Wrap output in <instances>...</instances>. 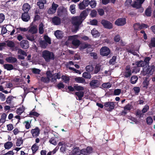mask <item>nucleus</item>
<instances>
[{
	"label": "nucleus",
	"mask_w": 155,
	"mask_h": 155,
	"mask_svg": "<svg viewBox=\"0 0 155 155\" xmlns=\"http://www.w3.org/2000/svg\"><path fill=\"white\" fill-rule=\"evenodd\" d=\"M87 15L86 11L84 10L81 13L80 16H76L72 18V30L73 32H76L77 31L78 29L79 26L82 22V19H84Z\"/></svg>",
	"instance_id": "1"
},
{
	"label": "nucleus",
	"mask_w": 155,
	"mask_h": 155,
	"mask_svg": "<svg viewBox=\"0 0 155 155\" xmlns=\"http://www.w3.org/2000/svg\"><path fill=\"white\" fill-rule=\"evenodd\" d=\"M42 57L47 62L54 60L55 57L54 54L52 52L46 50L42 52Z\"/></svg>",
	"instance_id": "2"
},
{
	"label": "nucleus",
	"mask_w": 155,
	"mask_h": 155,
	"mask_svg": "<svg viewBox=\"0 0 155 155\" xmlns=\"http://www.w3.org/2000/svg\"><path fill=\"white\" fill-rule=\"evenodd\" d=\"M78 35H74L68 37L69 40H72V44L76 47H78L80 45V42L77 39Z\"/></svg>",
	"instance_id": "3"
},
{
	"label": "nucleus",
	"mask_w": 155,
	"mask_h": 155,
	"mask_svg": "<svg viewBox=\"0 0 155 155\" xmlns=\"http://www.w3.org/2000/svg\"><path fill=\"white\" fill-rule=\"evenodd\" d=\"M134 4L133 5L134 7L136 8H139L140 12H142L143 11V9L141 8V5L144 2V0H136Z\"/></svg>",
	"instance_id": "4"
},
{
	"label": "nucleus",
	"mask_w": 155,
	"mask_h": 155,
	"mask_svg": "<svg viewBox=\"0 0 155 155\" xmlns=\"http://www.w3.org/2000/svg\"><path fill=\"white\" fill-rule=\"evenodd\" d=\"M58 7V5L53 2L52 4L51 7L50 8L48 11V12L49 14H53L55 12L57 8Z\"/></svg>",
	"instance_id": "5"
},
{
	"label": "nucleus",
	"mask_w": 155,
	"mask_h": 155,
	"mask_svg": "<svg viewBox=\"0 0 155 155\" xmlns=\"http://www.w3.org/2000/svg\"><path fill=\"white\" fill-rule=\"evenodd\" d=\"M122 74L125 77L128 78L131 75L132 72L130 69L129 66L127 65L126 66L125 70L122 72Z\"/></svg>",
	"instance_id": "6"
},
{
	"label": "nucleus",
	"mask_w": 155,
	"mask_h": 155,
	"mask_svg": "<svg viewBox=\"0 0 155 155\" xmlns=\"http://www.w3.org/2000/svg\"><path fill=\"white\" fill-rule=\"evenodd\" d=\"M100 52L101 55L103 56H106L110 54V50L107 47L104 46L101 49Z\"/></svg>",
	"instance_id": "7"
},
{
	"label": "nucleus",
	"mask_w": 155,
	"mask_h": 155,
	"mask_svg": "<svg viewBox=\"0 0 155 155\" xmlns=\"http://www.w3.org/2000/svg\"><path fill=\"white\" fill-rule=\"evenodd\" d=\"M93 149L92 147H88L86 149H84L81 150V154L84 155H88L92 152Z\"/></svg>",
	"instance_id": "8"
},
{
	"label": "nucleus",
	"mask_w": 155,
	"mask_h": 155,
	"mask_svg": "<svg viewBox=\"0 0 155 155\" xmlns=\"http://www.w3.org/2000/svg\"><path fill=\"white\" fill-rule=\"evenodd\" d=\"M101 23L106 28L111 29L113 27L112 23L108 21L103 20L101 21Z\"/></svg>",
	"instance_id": "9"
},
{
	"label": "nucleus",
	"mask_w": 155,
	"mask_h": 155,
	"mask_svg": "<svg viewBox=\"0 0 155 155\" xmlns=\"http://www.w3.org/2000/svg\"><path fill=\"white\" fill-rule=\"evenodd\" d=\"M126 23V20L124 18H119L115 22V24L118 26H123Z\"/></svg>",
	"instance_id": "10"
},
{
	"label": "nucleus",
	"mask_w": 155,
	"mask_h": 155,
	"mask_svg": "<svg viewBox=\"0 0 155 155\" xmlns=\"http://www.w3.org/2000/svg\"><path fill=\"white\" fill-rule=\"evenodd\" d=\"M90 85L93 88L98 87L100 85L99 81L97 80H92L90 83Z\"/></svg>",
	"instance_id": "11"
},
{
	"label": "nucleus",
	"mask_w": 155,
	"mask_h": 155,
	"mask_svg": "<svg viewBox=\"0 0 155 155\" xmlns=\"http://www.w3.org/2000/svg\"><path fill=\"white\" fill-rule=\"evenodd\" d=\"M31 132L34 137H36L38 136L40 133V130L38 127H36L35 128L32 129Z\"/></svg>",
	"instance_id": "12"
},
{
	"label": "nucleus",
	"mask_w": 155,
	"mask_h": 155,
	"mask_svg": "<svg viewBox=\"0 0 155 155\" xmlns=\"http://www.w3.org/2000/svg\"><path fill=\"white\" fill-rule=\"evenodd\" d=\"M104 106L106 107L109 108L107 109V110L110 111L114 108V104L113 102H107L104 103Z\"/></svg>",
	"instance_id": "13"
},
{
	"label": "nucleus",
	"mask_w": 155,
	"mask_h": 155,
	"mask_svg": "<svg viewBox=\"0 0 155 155\" xmlns=\"http://www.w3.org/2000/svg\"><path fill=\"white\" fill-rule=\"evenodd\" d=\"M20 46L23 49L28 48L29 47L28 41L25 40H22L20 42Z\"/></svg>",
	"instance_id": "14"
},
{
	"label": "nucleus",
	"mask_w": 155,
	"mask_h": 155,
	"mask_svg": "<svg viewBox=\"0 0 155 155\" xmlns=\"http://www.w3.org/2000/svg\"><path fill=\"white\" fill-rule=\"evenodd\" d=\"M52 22L55 25H59L61 23L60 18L57 16H55L52 18Z\"/></svg>",
	"instance_id": "15"
},
{
	"label": "nucleus",
	"mask_w": 155,
	"mask_h": 155,
	"mask_svg": "<svg viewBox=\"0 0 155 155\" xmlns=\"http://www.w3.org/2000/svg\"><path fill=\"white\" fill-rule=\"evenodd\" d=\"M21 18L22 20L24 21H28L30 19V16L28 12H24L22 13Z\"/></svg>",
	"instance_id": "16"
},
{
	"label": "nucleus",
	"mask_w": 155,
	"mask_h": 155,
	"mask_svg": "<svg viewBox=\"0 0 155 155\" xmlns=\"http://www.w3.org/2000/svg\"><path fill=\"white\" fill-rule=\"evenodd\" d=\"M81 153V151L78 148H74L72 152L69 155H80Z\"/></svg>",
	"instance_id": "17"
},
{
	"label": "nucleus",
	"mask_w": 155,
	"mask_h": 155,
	"mask_svg": "<svg viewBox=\"0 0 155 155\" xmlns=\"http://www.w3.org/2000/svg\"><path fill=\"white\" fill-rule=\"evenodd\" d=\"M148 46L150 48L155 47V37H151L149 42Z\"/></svg>",
	"instance_id": "18"
},
{
	"label": "nucleus",
	"mask_w": 155,
	"mask_h": 155,
	"mask_svg": "<svg viewBox=\"0 0 155 155\" xmlns=\"http://www.w3.org/2000/svg\"><path fill=\"white\" fill-rule=\"evenodd\" d=\"M31 8L30 5L28 3H24L22 6V10L24 12H28Z\"/></svg>",
	"instance_id": "19"
},
{
	"label": "nucleus",
	"mask_w": 155,
	"mask_h": 155,
	"mask_svg": "<svg viewBox=\"0 0 155 155\" xmlns=\"http://www.w3.org/2000/svg\"><path fill=\"white\" fill-rule=\"evenodd\" d=\"M67 11L66 10L63 9L61 8L58 9L57 11V15L58 16H61L64 15L66 13Z\"/></svg>",
	"instance_id": "20"
},
{
	"label": "nucleus",
	"mask_w": 155,
	"mask_h": 155,
	"mask_svg": "<svg viewBox=\"0 0 155 155\" xmlns=\"http://www.w3.org/2000/svg\"><path fill=\"white\" fill-rule=\"evenodd\" d=\"M74 80L77 83H81L85 84L86 83L85 79L82 77H77L75 78Z\"/></svg>",
	"instance_id": "21"
},
{
	"label": "nucleus",
	"mask_w": 155,
	"mask_h": 155,
	"mask_svg": "<svg viewBox=\"0 0 155 155\" xmlns=\"http://www.w3.org/2000/svg\"><path fill=\"white\" fill-rule=\"evenodd\" d=\"M84 93L82 91H78L75 93V94L78 97V100H81L82 98L83 97Z\"/></svg>",
	"instance_id": "22"
},
{
	"label": "nucleus",
	"mask_w": 155,
	"mask_h": 155,
	"mask_svg": "<svg viewBox=\"0 0 155 155\" xmlns=\"http://www.w3.org/2000/svg\"><path fill=\"white\" fill-rule=\"evenodd\" d=\"M28 32L32 34H35L37 32V29L36 26H34L28 28Z\"/></svg>",
	"instance_id": "23"
},
{
	"label": "nucleus",
	"mask_w": 155,
	"mask_h": 155,
	"mask_svg": "<svg viewBox=\"0 0 155 155\" xmlns=\"http://www.w3.org/2000/svg\"><path fill=\"white\" fill-rule=\"evenodd\" d=\"M6 61L8 63H13L17 61V60L15 57H10L6 58Z\"/></svg>",
	"instance_id": "24"
},
{
	"label": "nucleus",
	"mask_w": 155,
	"mask_h": 155,
	"mask_svg": "<svg viewBox=\"0 0 155 155\" xmlns=\"http://www.w3.org/2000/svg\"><path fill=\"white\" fill-rule=\"evenodd\" d=\"M61 78V75L60 73L55 74H54V77L51 79V81L52 82L56 81L57 79H59Z\"/></svg>",
	"instance_id": "25"
},
{
	"label": "nucleus",
	"mask_w": 155,
	"mask_h": 155,
	"mask_svg": "<svg viewBox=\"0 0 155 155\" xmlns=\"http://www.w3.org/2000/svg\"><path fill=\"white\" fill-rule=\"evenodd\" d=\"M54 35L58 38H61L63 36L62 32L59 30H57L54 32Z\"/></svg>",
	"instance_id": "26"
},
{
	"label": "nucleus",
	"mask_w": 155,
	"mask_h": 155,
	"mask_svg": "<svg viewBox=\"0 0 155 155\" xmlns=\"http://www.w3.org/2000/svg\"><path fill=\"white\" fill-rule=\"evenodd\" d=\"M101 65L99 64H97L94 69V74H97L100 71Z\"/></svg>",
	"instance_id": "27"
},
{
	"label": "nucleus",
	"mask_w": 155,
	"mask_h": 155,
	"mask_svg": "<svg viewBox=\"0 0 155 155\" xmlns=\"http://www.w3.org/2000/svg\"><path fill=\"white\" fill-rule=\"evenodd\" d=\"M4 68L8 71H10L14 68L13 66L11 64H5L3 65Z\"/></svg>",
	"instance_id": "28"
},
{
	"label": "nucleus",
	"mask_w": 155,
	"mask_h": 155,
	"mask_svg": "<svg viewBox=\"0 0 155 155\" xmlns=\"http://www.w3.org/2000/svg\"><path fill=\"white\" fill-rule=\"evenodd\" d=\"M13 145L12 142L8 141L6 142L4 144V147L6 149H10Z\"/></svg>",
	"instance_id": "29"
},
{
	"label": "nucleus",
	"mask_w": 155,
	"mask_h": 155,
	"mask_svg": "<svg viewBox=\"0 0 155 155\" xmlns=\"http://www.w3.org/2000/svg\"><path fill=\"white\" fill-rule=\"evenodd\" d=\"M82 76L85 78L88 79H90L91 77V74L88 72H84L82 74Z\"/></svg>",
	"instance_id": "30"
},
{
	"label": "nucleus",
	"mask_w": 155,
	"mask_h": 155,
	"mask_svg": "<svg viewBox=\"0 0 155 155\" xmlns=\"http://www.w3.org/2000/svg\"><path fill=\"white\" fill-rule=\"evenodd\" d=\"M40 44L41 48H45L48 46V44L44 40H41L40 41Z\"/></svg>",
	"instance_id": "31"
},
{
	"label": "nucleus",
	"mask_w": 155,
	"mask_h": 155,
	"mask_svg": "<svg viewBox=\"0 0 155 155\" xmlns=\"http://www.w3.org/2000/svg\"><path fill=\"white\" fill-rule=\"evenodd\" d=\"M91 33L94 37H96L99 36V34L95 29H93L91 31Z\"/></svg>",
	"instance_id": "32"
},
{
	"label": "nucleus",
	"mask_w": 155,
	"mask_h": 155,
	"mask_svg": "<svg viewBox=\"0 0 155 155\" xmlns=\"http://www.w3.org/2000/svg\"><path fill=\"white\" fill-rule=\"evenodd\" d=\"M154 68L155 67L154 65L149 66L148 68L149 74L151 75L154 71Z\"/></svg>",
	"instance_id": "33"
},
{
	"label": "nucleus",
	"mask_w": 155,
	"mask_h": 155,
	"mask_svg": "<svg viewBox=\"0 0 155 155\" xmlns=\"http://www.w3.org/2000/svg\"><path fill=\"white\" fill-rule=\"evenodd\" d=\"M31 149L33 153L34 154L38 150V147L37 144H35L32 146Z\"/></svg>",
	"instance_id": "34"
},
{
	"label": "nucleus",
	"mask_w": 155,
	"mask_h": 155,
	"mask_svg": "<svg viewBox=\"0 0 155 155\" xmlns=\"http://www.w3.org/2000/svg\"><path fill=\"white\" fill-rule=\"evenodd\" d=\"M94 69V68L92 65H88L86 67V71L88 72H92Z\"/></svg>",
	"instance_id": "35"
},
{
	"label": "nucleus",
	"mask_w": 155,
	"mask_h": 155,
	"mask_svg": "<svg viewBox=\"0 0 155 155\" xmlns=\"http://www.w3.org/2000/svg\"><path fill=\"white\" fill-rule=\"evenodd\" d=\"M74 87L76 90L78 91H82L84 90V87L77 85L74 86Z\"/></svg>",
	"instance_id": "36"
},
{
	"label": "nucleus",
	"mask_w": 155,
	"mask_h": 155,
	"mask_svg": "<svg viewBox=\"0 0 155 155\" xmlns=\"http://www.w3.org/2000/svg\"><path fill=\"white\" fill-rule=\"evenodd\" d=\"M138 78L136 76H132L130 79L131 83L132 84H135L138 80Z\"/></svg>",
	"instance_id": "37"
},
{
	"label": "nucleus",
	"mask_w": 155,
	"mask_h": 155,
	"mask_svg": "<svg viewBox=\"0 0 155 155\" xmlns=\"http://www.w3.org/2000/svg\"><path fill=\"white\" fill-rule=\"evenodd\" d=\"M75 6L76 5L74 4L71 5L70 6L69 10L72 14H74L75 13Z\"/></svg>",
	"instance_id": "38"
},
{
	"label": "nucleus",
	"mask_w": 155,
	"mask_h": 155,
	"mask_svg": "<svg viewBox=\"0 0 155 155\" xmlns=\"http://www.w3.org/2000/svg\"><path fill=\"white\" fill-rule=\"evenodd\" d=\"M148 72V68L145 67L143 68V70L141 72V74L145 76L147 74H149Z\"/></svg>",
	"instance_id": "39"
},
{
	"label": "nucleus",
	"mask_w": 155,
	"mask_h": 155,
	"mask_svg": "<svg viewBox=\"0 0 155 155\" xmlns=\"http://www.w3.org/2000/svg\"><path fill=\"white\" fill-rule=\"evenodd\" d=\"M31 121H25L23 123L25 125V128L27 129H29L31 127Z\"/></svg>",
	"instance_id": "40"
},
{
	"label": "nucleus",
	"mask_w": 155,
	"mask_h": 155,
	"mask_svg": "<svg viewBox=\"0 0 155 155\" xmlns=\"http://www.w3.org/2000/svg\"><path fill=\"white\" fill-rule=\"evenodd\" d=\"M25 108L23 106H22L21 107L18 108L16 110L17 113L18 114H21L24 111Z\"/></svg>",
	"instance_id": "41"
},
{
	"label": "nucleus",
	"mask_w": 155,
	"mask_h": 155,
	"mask_svg": "<svg viewBox=\"0 0 155 155\" xmlns=\"http://www.w3.org/2000/svg\"><path fill=\"white\" fill-rule=\"evenodd\" d=\"M39 33L40 34H42L44 33V30L43 28L44 25L42 23H40L39 26Z\"/></svg>",
	"instance_id": "42"
},
{
	"label": "nucleus",
	"mask_w": 155,
	"mask_h": 155,
	"mask_svg": "<svg viewBox=\"0 0 155 155\" xmlns=\"http://www.w3.org/2000/svg\"><path fill=\"white\" fill-rule=\"evenodd\" d=\"M41 80L44 83H48L50 81V80L47 77H43L41 78Z\"/></svg>",
	"instance_id": "43"
},
{
	"label": "nucleus",
	"mask_w": 155,
	"mask_h": 155,
	"mask_svg": "<svg viewBox=\"0 0 155 155\" xmlns=\"http://www.w3.org/2000/svg\"><path fill=\"white\" fill-rule=\"evenodd\" d=\"M151 10L150 8H148L146 10L145 13L146 15L147 16H151Z\"/></svg>",
	"instance_id": "44"
},
{
	"label": "nucleus",
	"mask_w": 155,
	"mask_h": 155,
	"mask_svg": "<svg viewBox=\"0 0 155 155\" xmlns=\"http://www.w3.org/2000/svg\"><path fill=\"white\" fill-rule=\"evenodd\" d=\"M89 4L92 8H94L96 6V2L94 0L91 1L90 2Z\"/></svg>",
	"instance_id": "45"
},
{
	"label": "nucleus",
	"mask_w": 155,
	"mask_h": 155,
	"mask_svg": "<svg viewBox=\"0 0 155 155\" xmlns=\"http://www.w3.org/2000/svg\"><path fill=\"white\" fill-rule=\"evenodd\" d=\"M18 54L21 55L25 56H26L27 55L26 53L21 49H18Z\"/></svg>",
	"instance_id": "46"
},
{
	"label": "nucleus",
	"mask_w": 155,
	"mask_h": 155,
	"mask_svg": "<svg viewBox=\"0 0 155 155\" xmlns=\"http://www.w3.org/2000/svg\"><path fill=\"white\" fill-rule=\"evenodd\" d=\"M149 106L147 104L146 105L142 110V113L143 114L146 113L149 110Z\"/></svg>",
	"instance_id": "47"
},
{
	"label": "nucleus",
	"mask_w": 155,
	"mask_h": 155,
	"mask_svg": "<svg viewBox=\"0 0 155 155\" xmlns=\"http://www.w3.org/2000/svg\"><path fill=\"white\" fill-rule=\"evenodd\" d=\"M153 121V119L151 117H148L146 119V122L147 124L149 125L151 124H152Z\"/></svg>",
	"instance_id": "48"
},
{
	"label": "nucleus",
	"mask_w": 155,
	"mask_h": 155,
	"mask_svg": "<svg viewBox=\"0 0 155 155\" xmlns=\"http://www.w3.org/2000/svg\"><path fill=\"white\" fill-rule=\"evenodd\" d=\"M78 7L79 9L81 10H83L85 8L87 7L86 5L84 4L82 2L78 4Z\"/></svg>",
	"instance_id": "49"
},
{
	"label": "nucleus",
	"mask_w": 155,
	"mask_h": 155,
	"mask_svg": "<svg viewBox=\"0 0 155 155\" xmlns=\"http://www.w3.org/2000/svg\"><path fill=\"white\" fill-rule=\"evenodd\" d=\"M45 41L47 42L49 44H51V39L47 35H45L44 36Z\"/></svg>",
	"instance_id": "50"
},
{
	"label": "nucleus",
	"mask_w": 155,
	"mask_h": 155,
	"mask_svg": "<svg viewBox=\"0 0 155 155\" xmlns=\"http://www.w3.org/2000/svg\"><path fill=\"white\" fill-rule=\"evenodd\" d=\"M7 45L10 47H13L15 45L14 43L12 41H8L7 42Z\"/></svg>",
	"instance_id": "51"
},
{
	"label": "nucleus",
	"mask_w": 155,
	"mask_h": 155,
	"mask_svg": "<svg viewBox=\"0 0 155 155\" xmlns=\"http://www.w3.org/2000/svg\"><path fill=\"white\" fill-rule=\"evenodd\" d=\"M136 65L138 67H143L145 65V63L143 61H140L137 63Z\"/></svg>",
	"instance_id": "52"
},
{
	"label": "nucleus",
	"mask_w": 155,
	"mask_h": 155,
	"mask_svg": "<svg viewBox=\"0 0 155 155\" xmlns=\"http://www.w3.org/2000/svg\"><path fill=\"white\" fill-rule=\"evenodd\" d=\"M132 108L131 105L128 104L126 105L124 107V110H130Z\"/></svg>",
	"instance_id": "53"
},
{
	"label": "nucleus",
	"mask_w": 155,
	"mask_h": 155,
	"mask_svg": "<svg viewBox=\"0 0 155 155\" xmlns=\"http://www.w3.org/2000/svg\"><path fill=\"white\" fill-rule=\"evenodd\" d=\"M121 92V90L119 89H115L114 91V94L115 95H119Z\"/></svg>",
	"instance_id": "54"
},
{
	"label": "nucleus",
	"mask_w": 155,
	"mask_h": 155,
	"mask_svg": "<svg viewBox=\"0 0 155 155\" xmlns=\"http://www.w3.org/2000/svg\"><path fill=\"white\" fill-rule=\"evenodd\" d=\"M102 86L104 88H109L111 86V85L109 83H104L102 84Z\"/></svg>",
	"instance_id": "55"
},
{
	"label": "nucleus",
	"mask_w": 155,
	"mask_h": 155,
	"mask_svg": "<svg viewBox=\"0 0 155 155\" xmlns=\"http://www.w3.org/2000/svg\"><path fill=\"white\" fill-rule=\"evenodd\" d=\"M134 27L135 30H138L141 29L140 25L138 23L135 24Z\"/></svg>",
	"instance_id": "56"
},
{
	"label": "nucleus",
	"mask_w": 155,
	"mask_h": 155,
	"mask_svg": "<svg viewBox=\"0 0 155 155\" xmlns=\"http://www.w3.org/2000/svg\"><path fill=\"white\" fill-rule=\"evenodd\" d=\"M46 74L47 77L50 80V78H52L53 76V75L51 72L50 71H48L46 72Z\"/></svg>",
	"instance_id": "57"
},
{
	"label": "nucleus",
	"mask_w": 155,
	"mask_h": 155,
	"mask_svg": "<svg viewBox=\"0 0 155 155\" xmlns=\"http://www.w3.org/2000/svg\"><path fill=\"white\" fill-rule=\"evenodd\" d=\"M17 29L18 30L22 32H26L28 30V28H25L21 27L18 28Z\"/></svg>",
	"instance_id": "58"
},
{
	"label": "nucleus",
	"mask_w": 155,
	"mask_h": 155,
	"mask_svg": "<svg viewBox=\"0 0 155 155\" xmlns=\"http://www.w3.org/2000/svg\"><path fill=\"white\" fill-rule=\"evenodd\" d=\"M14 97L12 96H8L6 99V102L8 104H10L11 103L12 99L14 98Z\"/></svg>",
	"instance_id": "59"
},
{
	"label": "nucleus",
	"mask_w": 155,
	"mask_h": 155,
	"mask_svg": "<svg viewBox=\"0 0 155 155\" xmlns=\"http://www.w3.org/2000/svg\"><path fill=\"white\" fill-rule=\"evenodd\" d=\"M133 90L135 93L136 95H138L140 91V88L139 87H135Z\"/></svg>",
	"instance_id": "60"
},
{
	"label": "nucleus",
	"mask_w": 155,
	"mask_h": 155,
	"mask_svg": "<svg viewBox=\"0 0 155 155\" xmlns=\"http://www.w3.org/2000/svg\"><path fill=\"white\" fill-rule=\"evenodd\" d=\"M49 142L54 145H56L57 144L56 141L53 138H51L49 140Z\"/></svg>",
	"instance_id": "61"
},
{
	"label": "nucleus",
	"mask_w": 155,
	"mask_h": 155,
	"mask_svg": "<svg viewBox=\"0 0 155 155\" xmlns=\"http://www.w3.org/2000/svg\"><path fill=\"white\" fill-rule=\"evenodd\" d=\"M26 37L27 39L31 41H33L35 40L34 37L32 35L30 36L26 35Z\"/></svg>",
	"instance_id": "62"
},
{
	"label": "nucleus",
	"mask_w": 155,
	"mask_h": 155,
	"mask_svg": "<svg viewBox=\"0 0 155 155\" xmlns=\"http://www.w3.org/2000/svg\"><path fill=\"white\" fill-rule=\"evenodd\" d=\"M7 115L5 113L3 114L1 116V121H2V122H4L5 121V119Z\"/></svg>",
	"instance_id": "63"
},
{
	"label": "nucleus",
	"mask_w": 155,
	"mask_h": 155,
	"mask_svg": "<svg viewBox=\"0 0 155 155\" xmlns=\"http://www.w3.org/2000/svg\"><path fill=\"white\" fill-rule=\"evenodd\" d=\"M23 141L21 139H19L17 140L16 142V145L17 146H20L22 144Z\"/></svg>",
	"instance_id": "64"
}]
</instances>
